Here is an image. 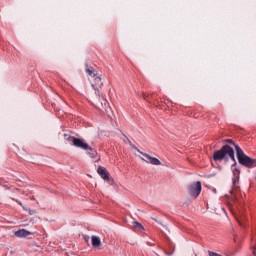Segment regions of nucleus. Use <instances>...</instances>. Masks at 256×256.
I'll list each match as a JSON object with an SVG mask.
<instances>
[{"mask_svg":"<svg viewBox=\"0 0 256 256\" xmlns=\"http://www.w3.org/2000/svg\"><path fill=\"white\" fill-rule=\"evenodd\" d=\"M236 159L239 165L246 167V169H254V167H256V159L245 154L243 149H241L239 146H236Z\"/></svg>","mask_w":256,"mask_h":256,"instance_id":"nucleus-2","label":"nucleus"},{"mask_svg":"<svg viewBox=\"0 0 256 256\" xmlns=\"http://www.w3.org/2000/svg\"><path fill=\"white\" fill-rule=\"evenodd\" d=\"M80 145L78 148L83 149L84 151H87V155L91 157V159H95L97 157V149L91 147L85 140H82V142H78Z\"/></svg>","mask_w":256,"mask_h":256,"instance_id":"nucleus-4","label":"nucleus"},{"mask_svg":"<svg viewBox=\"0 0 256 256\" xmlns=\"http://www.w3.org/2000/svg\"><path fill=\"white\" fill-rule=\"evenodd\" d=\"M93 89L96 91V95H99V89L103 87V81L101 80V76H94V83H92Z\"/></svg>","mask_w":256,"mask_h":256,"instance_id":"nucleus-7","label":"nucleus"},{"mask_svg":"<svg viewBox=\"0 0 256 256\" xmlns=\"http://www.w3.org/2000/svg\"><path fill=\"white\" fill-rule=\"evenodd\" d=\"M91 241H92V247H94L95 249L101 246V238H99L98 236H92Z\"/></svg>","mask_w":256,"mask_h":256,"instance_id":"nucleus-10","label":"nucleus"},{"mask_svg":"<svg viewBox=\"0 0 256 256\" xmlns=\"http://www.w3.org/2000/svg\"><path fill=\"white\" fill-rule=\"evenodd\" d=\"M237 222L241 227H243V223L241 222V220L237 219Z\"/></svg>","mask_w":256,"mask_h":256,"instance_id":"nucleus-19","label":"nucleus"},{"mask_svg":"<svg viewBox=\"0 0 256 256\" xmlns=\"http://www.w3.org/2000/svg\"><path fill=\"white\" fill-rule=\"evenodd\" d=\"M17 204H18V205H21V207H25V206H23V203H21V202H19V201H17Z\"/></svg>","mask_w":256,"mask_h":256,"instance_id":"nucleus-21","label":"nucleus"},{"mask_svg":"<svg viewBox=\"0 0 256 256\" xmlns=\"http://www.w3.org/2000/svg\"><path fill=\"white\" fill-rule=\"evenodd\" d=\"M86 73L90 77H97V73L95 72V68H93L92 66H89V64H86Z\"/></svg>","mask_w":256,"mask_h":256,"instance_id":"nucleus-11","label":"nucleus"},{"mask_svg":"<svg viewBox=\"0 0 256 256\" xmlns=\"http://www.w3.org/2000/svg\"><path fill=\"white\" fill-rule=\"evenodd\" d=\"M155 93H151V94H149V93H144L143 94V99L145 100V101H149V99H152V100H154L155 101Z\"/></svg>","mask_w":256,"mask_h":256,"instance_id":"nucleus-12","label":"nucleus"},{"mask_svg":"<svg viewBox=\"0 0 256 256\" xmlns=\"http://www.w3.org/2000/svg\"><path fill=\"white\" fill-rule=\"evenodd\" d=\"M123 136L127 139V142L129 143V145H131V140L129 139V137H127V135L123 134Z\"/></svg>","mask_w":256,"mask_h":256,"instance_id":"nucleus-18","label":"nucleus"},{"mask_svg":"<svg viewBox=\"0 0 256 256\" xmlns=\"http://www.w3.org/2000/svg\"><path fill=\"white\" fill-rule=\"evenodd\" d=\"M134 228L138 229L139 231H145V227H143L139 222H134Z\"/></svg>","mask_w":256,"mask_h":256,"instance_id":"nucleus-14","label":"nucleus"},{"mask_svg":"<svg viewBox=\"0 0 256 256\" xmlns=\"http://www.w3.org/2000/svg\"><path fill=\"white\" fill-rule=\"evenodd\" d=\"M63 137L67 143H72L74 147H79V143H82L83 139L71 136L69 133H64Z\"/></svg>","mask_w":256,"mask_h":256,"instance_id":"nucleus-6","label":"nucleus"},{"mask_svg":"<svg viewBox=\"0 0 256 256\" xmlns=\"http://www.w3.org/2000/svg\"><path fill=\"white\" fill-rule=\"evenodd\" d=\"M254 255L256 256V252L254 251Z\"/></svg>","mask_w":256,"mask_h":256,"instance_id":"nucleus-23","label":"nucleus"},{"mask_svg":"<svg viewBox=\"0 0 256 256\" xmlns=\"http://www.w3.org/2000/svg\"><path fill=\"white\" fill-rule=\"evenodd\" d=\"M133 149H136V151H138V153H140L141 155H143V157H145L147 160L142 158V161H146V163H150L151 165H161V161L147 153H143L141 151H139V149H137V146L132 145Z\"/></svg>","mask_w":256,"mask_h":256,"instance_id":"nucleus-5","label":"nucleus"},{"mask_svg":"<svg viewBox=\"0 0 256 256\" xmlns=\"http://www.w3.org/2000/svg\"><path fill=\"white\" fill-rule=\"evenodd\" d=\"M97 173H98V175H100V177H102L104 179V181H107V179H109V177H111V174H109V171H107V168H105L103 166L98 167Z\"/></svg>","mask_w":256,"mask_h":256,"instance_id":"nucleus-8","label":"nucleus"},{"mask_svg":"<svg viewBox=\"0 0 256 256\" xmlns=\"http://www.w3.org/2000/svg\"><path fill=\"white\" fill-rule=\"evenodd\" d=\"M89 239H90V237L89 236H84V241L86 242V243H89Z\"/></svg>","mask_w":256,"mask_h":256,"instance_id":"nucleus-17","label":"nucleus"},{"mask_svg":"<svg viewBox=\"0 0 256 256\" xmlns=\"http://www.w3.org/2000/svg\"><path fill=\"white\" fill-rule=\"evenodd\" d=\"M213 161H224V163H229V159L233 161L231 169L233 172V185L239 183V175H241V170L237 167V160L235 159V150L229 144H224L219 150L213 152L212 155Z\"/></svg>","mask_w":256,"mask_h":256,"instance_id":"nucleus-1","label":"nucleus"},{"mask_svg":"<svg viewBox=\"0 0 256 256\" xmlns=\"http://www.w3.org/2000/svg\"><path fill=\"white\" fill-rule=\"evenodd\" d=\"M14 235L15 237H28V235H33V233L25 229H20L14 232Z\"/></svg>","mask_w":256,"mask_h":256,"instance_id":"nucleus-9","label":"nucleus"},{"mask_svg":"<svg viewBox=\"0 0 256 256\" xmlns=\"http://www.w3.org/2000/svg\"><path fill=\"white\" fill-rule=\"evenodd\" d=\"M17 204H18V205H21V207H25V206H23V203H21V202H19V201H17Z\"/></svg>","mask_w":256,"mask_h":256,"instance_id":"nucleus-20","label":"nucleus"},{"mask_svg":"<svg viewBox=\"0 0 256 256\" xmlns=\"http://www.w3.org/2000/svg\"><path fill=\"white\" fill-rule=\"evenodd\" d=\"M24 211H28L29 215H37V211L32 210L31 208L23 207Z\"/></svg>","mask_w":256,"mask_h":256,"instance_id":"nucleus-15","label":"nucleus"},{"mask_svg":"<svg viewBox=\"0 0 256 256\" xmlns=\"http://www.w3.org/2000/svg\"><path fill=\"white\" fill-rule=\"evenodd\" d=\"M201 189H203L201 181H197L188 186V193L191 195V197L197 199L198 195H201Z\"/></svg>","mask_w":256,"mask_h":256,"instance_id":"nucleus-3","label":"nucleus"},{"mask_svg":"<svg viewBox=\"0 0 256 256\" xmlns=\"http://www.w3.org/2000/svg\"><path fill=\"white\" fill-rule=\"evenodd\" d=\"M107 183H109V185H115V180L113 178H110V176H108V179H106Z\"/></svg>","mask_w":256,"mask_h":256,"instance_id":"nucleus-16","label":"nucleus"},{"mask_svg":"<svg viewBox=\"0 0 256 256\" xmlns=\"http://www.w3.org/2000/svg\"><path fill=\"white\" fill-rule=\"evenodd\" d=\"M223 143H228V145H233L235 151L237 152V148L236 147H239V146L237 145V143H235V140H233V139H225V140H223Z\"/></svg>","mask_w":256,"mask_h":256,"instance_id":"nucleus-13","label":"nucleus"},{"mask_svg":"<svg viewBox=\"0 0 256 256\" xmlns=\"http://www.w3.org/2000/svg\"><path fill=\"white\" fill-rule=\"evenodd\" d=\"M30 199H31L32 201H35V196H31Z\"/></svg>","mask_w":256,"mask_h":256,"instance_id":"nucleus-22","label":"nucleus"}]
</instances>
